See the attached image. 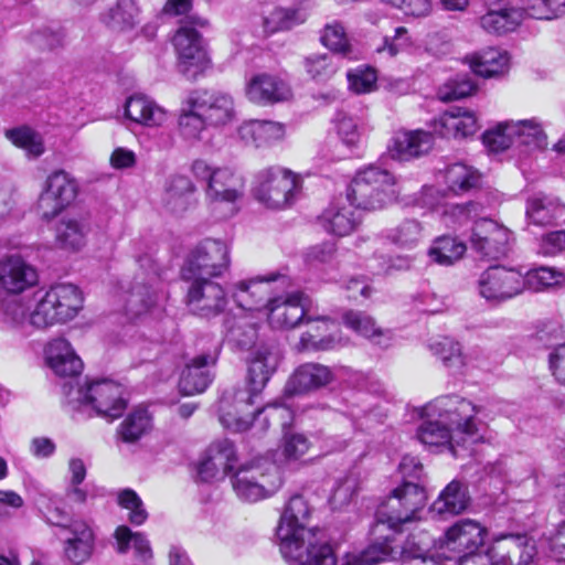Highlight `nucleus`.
<instances>
[{
	"instance_id": "obj_52",
	"label": "nucleus",
	"mask_w": 565,
	"mask_h": 565,
	"mask_svg": "<svg viewBox=\"0 0 565 565\" xmlns=\"http://www.w3.org/2000/svg\"><path fill=\"white\" fill-rule=\"evenodd\" d=\"M6 136L14 146L23 149L29 157L38 158L45 150L42 136L29 127L8 130Z\"/></svg>"
},
{
	"instance_id": "obj_18",
	"label": "nucleus",
	"mask_w": 565,
	"mask_h": 565,
	"mask_svg": "<svg viewBox=\"0 0 565 565\" xmlns=\"http://www.w3.org/2000/svg\"><path fill=\"white\" fill-rule=\"evenodd\" d=\"M486 534L487 530L480 523L460 520L446 531L440 546L441 555L447 558L446 552L455 553V556L476 552L483 545Z\"/></svg>"
},
{
	"instance_id": "obj_13",
	"label": "nucleus",
	"mask_w": 565,
	"mask_h": 565,
	"mask_svg": "<svg viewBox=\"0 0 565 565\" xmlns=\"http://www.w3.org/2000/svg\"><path fill=\"white\" fill-rule=\"evenodd\" d=\"M178 55V68L189 78L201 74L210 64L200 33L188 24L180 26L173 38Z\"/></svg>"
},
{
	"instance_id": "obj_51",
	"label": "nucleus",
	"mask_w": 565,
	"mask_h": 565,
	"mask_svg": "<svg viewBox=\"0 0 565 565\" xmlns=\"http://www.w3.org/2000/svg\"><path fill=\"white\" fill-rule=\"evenodd\" d=\"M33 296L29 299L11 297L2 302V320L13 327L30 324L29 315L33 310Z\"/></svg>"
},
{
	"instance_id": "obj_9",
	"label": "nucleus",
	"mask_w": 565,
	"mask_h": 565,
	"mask_svg": "<svg viewBox=\"0 0 565 565\" xmlns=\"http://www.w3.org/2000/svg\"><path fill=\"white\" fill-rule=\"evenodd\" d=\"M231 264L228 246L220 241L206 238L188 255L182 268L183 279L215 278L222 276Z\"/></svg>"
},
{
	"instance_id": "obj_7",
	"label": "nucleus",
	"mask_w": 565,
	"mask_h": 565,
	"mask_svg": "<svg viewBox=\"0 0 565 565\" xmlns=\"http://www.w3.org/2000/svg\"><path fill=\"white\" fill-rule=\"evenodd\" d=\"M301 186L300 175L280 166H270L255 174L253 194L266 207L281 210L294 204Z\"/></svg>"
},
{
	"instance_id": "obj_47",
	"label": "nucleus",
	"mask_w": 565,
	"mask_h": 565,
	"mask_svg": "<svg viewBox=\"0 0 565 565\" xmlns=\"http://www.w3.org/2000/svg\"><path fill=\"white\" fill-rule=\"evenodd\" d=\"M403 503V509L411 522L417 519V513L426 505L427 494L423 486L414 481H404L394 489Z\"/></svg>"
},
{
	"instance_id": "obj_2",
	"label": "nucleus",
	"mask_w": 565,
	"mask_h": 565,
	"mask_svg": "<svg viewBox=\"0 0 565 565\" xmlns=\"http://www.w3.org/2000/svg\"><path fill=\"white\" fill-rule=\"evenodd\" d=\"M480 408L459 396H441L423 408V422L417 428L418 440L427 447L447 448L458 456L455 444L462 436L479 439L480 422L476 415Z\"/></svg>"
},
{
	"instance_id": "obj_16",
	"label": "nucleus",
	"mask_w": 565,
	"mask_h": 565,
	"mask_svg": "<svg viewBox=\"0 0 565 565\" xmlns=\"http://www.w3.org/2000/svg\"><path fill=\"white\" fill-rule=\"evenodd\" d=\"M191 281L188 290L190 310L201 317L220 315L227 305V298L222 286L212 278L186 279Z\"/></svg>"
},
{
	"instance_id": "obj_26",
	"label": "nucleus",
	"mask_w": 565,
	"mask_h": 565,
	"mask_svg": "<svg viewBox=\"0 0 565 565\" xmlns=\"http://www.w3.org/2000/svg\"><path fill=\"white\" fill-rule=\"evenodd\" d=\"M45 359L52 371L61 377H74L83 370V362L68 341L53 339L45 349Z\"/></svg>"
},
{
	"instance_id": "obj_20",
	"label": "nucleus",
	"mask_w": 565,
	"mask_h": 565,
	"mask_svg": "<svg viewBox=\"0 0 565 565\" xmlns=\"http://www.w3.org/2000/svg\"><path fill=\"white\" fill-rule=\"evenodd\" d=\"M245 96L255 105L268 106L288 100L291 97V88L277 75L258 73L246 82Z\"/></svg>"
},
{
	"instance_id": "obj_3",
	"label": "nucleus",
	"mask_w": 565,
	"mask_h": 565,
	"mask_svg": "<svg viewBox=\"0 0 565 565\" xmlns=\"http://www.w3.org/2000/svg\"><path fill=\"white\" fill-rule=\"evenodd\" d=\"M65 404L74 412H93L96 416L114 420L127 408V397L121 384L108 380H92L84 384L66 382L63 385Z\"/></svg>"
},
{
	"instance_id": "obj_14",
	"label": "nucleus",
	"mask_w": 565,
	"mask_h": 565,
	"mask_svg": "<svg viewBox=\"0 0 565 565\" xmlns=\"http://www.w3.org/2000/svg\"><path fill=\"white\" fill-rule=\"evenodd\" d=\"M512 233L490 218L475 222L470 236L471 248L481 257L497 259L508 254Z\"/></svg>"
},
{
	"instance_id": "obj_10",
	"label": "nucleus",
	"mask_w": 565,
	"mask_h": 565,
	"mask_svg": "<svg viewBox=\"0 0 565 565\" xmlns=\"http://www.w3.org/2000/svg\"><path fill=\"white\" fill-rule=\"evenodd\" d=\"M477 289L487 301L501 303L520 296L525 290V280L519 269L491 266L479 276Z\"/></svg>"
},
{
	"instance_id": "obj_29",
	"label": "nucleus",
	"mask_w": 565,
	"mask_h": 565,
	"mask_svg": "<svg viewBox=\"0 0 565 565\" xmlns=\"http://www.w3.org/2000/svg\"><path fill=\"white\" fill-rule=\"evenodd\" d=\"M285 125L273 120H248L238 128V135L246 143L259 147H268L284 139Z\"/></svg>"
},
{
	"instance_id": "obj_4",
	"label": "nucleus",
	"mask_w": 565,
	"mask_h": 565,
	"mask_svg": "<svg viewBox=\"0 0 565 565\" xmlns=\"http://www.w3.org/2000/svg\"><path fill=\"white\" fill-rule=\"evenodd\" d=\"M310 519L311 507L308 501L300 494L290 497L281 512L276 535L282 556L296 565L305 561L310 542L322 543L309 527Z\"/></svg>"
},
{
	"instance_id": "obj_58",
	"label": "nucleus",
	"mask_w": 565,
	"mask_h": 565,
	"mask_svg": "<svg viewBox=\"0 0 565 565\" xmlns=\"http://www.w3.org/2000/svg\"><path fill=\"white\" fill-rule=\"evenodd\" d=\"M476 90L477 84L469 75H457L439 87L438 98L443 102H452L468 97Z\"/></svg>"
},
{
	"instance_id": "obj_33",
	"label": "nucleus",
	"mask_w": 565,
	"mask_h": 565,
	"mask_svg": "<svg viewBox=\"0 0 565 565\" xmlns=\"http://www.w3.org/2000/svg\"><path fill=\"white\" fill-rule=\"evenodd\" d=\"M317 324L302 333L299 341V349L303 351H328L342 345V339L335 333L322 335V331H331L335 328L334 322L329 319H317Z\"/></svg>"
},
{
	"instance_id": "obj_32",
	"label": "nucleus",
	"mask_w": 565,
	"mask_h": 565,
	"mask_svg": "<svg viewBox=\"0 0 565 565\" xmlns=\"http://www.w3.org/2000/svg\"><path fill=\"white\" fill-rule=\"evenodd\" d=\"M55 232L60 248L77 252L86 244L89 225L83 217L65 216L58 222Z\"/></svg>"
},
{
	"instance_id": "obj_43",
	"label": "nucleus",
	"mask_w": 565,
	"mask_h": 565,
	"mask_svg": "<svg viewBox=\"0 0 565 565\" xmlns=\"http://www.w3.org/2000/svg\"><path fill=\"white\" fill-rule=\"evenodd\" d=\"M343 320L349 328L359 334L373 340L374 343L383 348L388 347L391 340L388 332L377 328L370 316L359 311H349L343 316Z\"/></svg>"
},
{
	"instance_id": "obj_30",
	"label": "nucleus",
	"mask_w": 565,
	"mask_h": 565,
	"mask_svg": "<svg viewBox=\"0 0 565 565\" xmlns=\"http://www.w3.org/2000/svg\"><path fill=\"white\" fill-rule=\"evenodd\" d=\"M433 135L424 130L397 131L390 151L399 160H409L427 153L433 147Z\"/></svg>"
},
{
	"instance_id": "obj_25",
	"label": "nucleus",
	"mask_w": 565,
	"mask_h": 565,
	"mask_svg": "<svg viewBox=\"0 0 565 565\" xmlns=\"http://www.w3.org/2000/svg\"><path fill=\"white\" fill-rule=\"evenodd\" d=\"M435 134L444 138H465L476 132L477 118L473 113L452 107L431 122Z\"/></svg>"
},
{
	"instance_id": "obj_21",
	"label": "nucleus",
	"mask_w": 565,
	"mask_h": 565,
	"mask_svg": "<svg viewBox=\"0 0 565 565\" xmlns=\"http://www.w3.org/2000/svg\"><path fill=\"white\" fill-rule=\"evenodd\" d=\"M334 380L330 367L319 363H305L291 374L285 386L288 396L306 394L324 387Z\"/></svg>"
},
{
	"instance_id": "obj_27",
	"label": "nucleus",
	"mask_w": 565,
	"mask_h": 565,
	"mask_svg": "<svg viewBox=\"0 0 565 565\" xmlns=\"http://www.w3.org/2000/svg\"><path fill=\"white\" fill-rule=\"evenodd\" d=\"M125 116L138 125L154 128L167 121V111L150 97L136 94L125 103Z\"/></svg>"
},
{
	"instance_id": "obj_55",
	"label": "nucleus",
	"mask_w": 565,
	"mask_h": 565,
	"mask_svg": "<svg viewBox=\"0 0 565 565\" xmlns=\"http://www.w3.org/2000/svg\"><path fill=\"white\" fill-rule=\"evenodd\" d=\"M523 277L525 280V289L529 288L533 291H542L558 286L564 280L563 271L546 266L533 268L523 275Z\"/></svg>"
},
{
	"instance_id": "obj_34",
	"label": "nucleus",
	"mask_w": 565,
	"mask_h": 565,
	"mask_svg": "<svg viewBox=\"0 0 565 565\" xmlns=\"http://www.w3.org/2000/svg\"><path fill=\"white\" fill-rule=\"evenodd\" d=\"M509 55L499 49L489 47L470 60V66L475 74L482 77H493L504 74L509 68Z\"/></svg>"
},
{
	"instance_id": "obj_48",
	"label": "nucleus",
	"mask_w": 565,
	"mask_h": 565,
	"mask_svg": "<svg viewBox=\"0 0 565 565\" xmlns=\"http://www.w3.org/2000/svg\"><path fill=\"white\" fill-rule=\"evenodd\" d=\"M151 428V416L146 408L134 409L120 424L118 434L122 441L135 443Z\"/></svg>"
},
{
	"instance_id": "obj_61",
	"label": "nucleus",
	"mask_w": 565,
	"mask_h": 565,
	"mask_svg": "<svg viewBox=\"0 0 565 565\" xmlns=\"http://www.w3.org/2000/svg\"><path fill=\"white\" fill-rule=\"evenodd\" d=\"M117 503L129 510L128 520L134 525H141L148 519V512L137 492L132 489L120 490L117 494Z\"/></svg>"
},
{
	"instance_id": "obj_37",
	"label": "nucleus",
	"mask_w": 565,
	"mask_h": 565,
	"mask_svg": "<svg viewBox=\"0 0 565 565\" xmlns=\"http://www.w3.org/2000/svg\"><path fill=\"white\" fill-rule=\"evenodd\" d=\"M523 13L520 9L507 11L487 10L480 17L479 24L483 31L490 34H505L514 31L522 22Z\"/></svg>"
},
{
	"instance_id": "obj_31",
	"label": "nucleus",
	"mask_w": 565,
	"mask_h": 565,
	"mask_svg": "<svg viewBox=\"0 0 565 565\" xmlns=\"http://www.w3.org/2000/svg\"><path fill=\"white\" fill-rule=\"evenodd\" d=\"M67 527L72 533V537L65 542V556L74 564H82L93 553L94 533L88 524L82 521H74Z\"/></svg>"
},
{
	"instance_id": "obj_17",
	"label": "nucleus",
	"mask_w": 565,
	"mask_h": 565,
	"mask_svg": "<svg viewBox=\"0 0 565 565\" xmlns=\"http://www.w3.org/2000/svg\"><path fill=\"white\" fill-rule=\"evenodd\" d=\"M356 210L347 194L339 195L320 214L318 217L319 225L332 236L344 237L351 235L361 224V217Z\"/></svg>"
},
{
	"instance_id": "obj_59",
	"label": "nucleus",
	"mask_w": 565,
	"mask_h": 565,
	"mask_svg": "<svg viewBox=\"0 0 565 565\" xmlns=\"http://www.w3.org/2000/svg\"><path fill=\"white\" fill-rule=\"evenodd\" d=\"M429 349L447 367L460 369L465 364L460 344L450 338L430 342Z\"/></svg>"
},
{
	"instance_id": "obj_53",
	"label": "nucleus",
	"mask_w": 565,
	"mask_h": 565,
	"mask_svg": "<svg viewBox=\"0 0 565 565\" xmlns=\"http://www.w3.org/2000/svg\"><path fill=\"white\" fill-rule=\"evenodd\" d=\"M310 443L302 434H291L285 437L281 452L275 459L279 468L282 465H290L300 461L309 451Z\"/></svg>"
},
{
	"instance_id": "obj_6",
	"label": "nucleus",
	"mask_w": 565,
	"mask_h": 565,
	"mask_svg": "<svg viewBox=\"0 0 565 565\" xmlns=\"http://www.w3.org/2000/svg\"><path fill=\"white\" fill-rule=\"evenodd\" d=\"M345 194L356 209L381 210L396 199L395 178L385 169L369 166L356 172Z\"/></svg>"
},
{
	"instance_id": "obj_12",
	"label": "nucleus",
	"mask_w": 565,
	"mask_h": 565,
	"mask_svg": "<svg viewBox=\"0 0 565 565\" xmlns=\"http://www.w3.org/2000/svg\"><path fill=\"white\" fill-rule=\"evenodd\" d=\"M188 104L196 108L210 127H225L236 119L234 98L230 93L223 90H191L188 94Z\"/></svg>"
},
{
	"instance_id": "obj_23",
	"label": "nucleus",
	"mask_w": 565,
	"mask_h": 565,
	"mask_svg": "<svg viewBox=\"0 0 565 565\" xmlns=\"http://www.w3.org/2000/svg\"><path fill=\"white\" fill-rule=\"evenodd\" d=\"M279 275H269L266 277H256L248 280H241L233 285L231 292L236 305L249 311H259L265 309L269 294L268 284L275 281Z\"/></svg>"
},
{
	"instance_id": "obj_41",
	"label": "nucleus",
	"mask_w": 565,
	"mask_h": 565,
	"mask_svg": "<svg viewBox=\"0 0 565 565\" xmlns=\"http://www.w3.org/2000/svg\"><path fill=\"white\" fill-rule=\"evenodd\" d=\"M406 514L403 509V503L396 494L395 490L382 502L375 513V526L386 525L394 532L402 531L403 525L411 523L408 518H404Z\"/></svg>"
},
{
	"instance_id": "obj_1",
	"label": "nucleus",
	"mask_w": 565,
	"mask_h": 565,
	"mask_svg": "<svg viewBox=\"0 0 565 565\" xmlns=\"http://www.w3.org/2000/svg\"><path fill=\"white\" fill-rule=\"evenodd\" d=\"M278 362V353L270 347L260 345L252 351L248 366L249 388L226 391L220 399V422L225 428L245 431L254 420H259L263 414L265 422L273 420L281 427L290 424L292 412L278 403L268 404L257 411L249 409L254 404V397L262 392L276 371Z\"/></svg>"
},
{
	"instance_id": "obj_38",
	"label": "nucleus",
	"mask_w": 565,
	"mask_h": 565,
	"mask_svg": "<svg viewBox=\"0 0 565 565\" xmlns=\"http://www.w3.org/2000/svg\"><path fill=\"white\" fill-rule=\"evenodd\" d=\"M193 192L194 186L188 177L174 175L168 182L163 202L171 212L180 213L189 207Z\"/></svg>"
},
{
	"instance_id": "obj_63",
	"label": "nucleus",
	"mask_w": 565,
	"mask_h": 565,
	"mask_svg": "<svg viewBox=\"0 0 565 565\" xmlns=\"http://www.w3.org/2000/svg\"><path fill=\"white\" fill-rule=\"evenodd\" d=\"M349 87L356 94L372 92L376 87V73L371 67H358L347 74Z\"/></svg>"
},
{
	"instance_id": "obj_8",
	"label": "nucleus",
	"mask_w": 565,
	"mask_h": 565,
	"mask_svg": "<svg viewBox=\"0 0 565 565\" xmlns=\"http://www.w3.org/2000/svg\"><path fill=\"white\" fill-rule=\"evenodd\" d=\"M232 483L242 500L255 502L273 495L281 487L282 478L275 463L257 459L239 467Z\"/></svg>"
},
{
	"instance_id": "obj_24",
	"label": "nucleus",
	"mask_w": 565,
	"mask_h": 565,
	"mask_svg": "<svg viewBox=\"0 0 565 565\" xmlns=\"http://www.w3.org/2000/svg\"><path fill=\"white\" fill-rule=\"evenodd\" d=\"M236 452L234 444L228 439L213 443L198 467V475L202 481H211L220 471L228 473L235 468Z\"/></svg>"
},
{
	"instance_id": "obj_64",
	"label": "nucleus",
	"mask_w": 565,
	"mask_h": 565,
	"mask_svg": "<svg viewBox=\"0 0 565 565\" xmlns=\"http://www.w3.org/2000/svg\"><path fill=\"white\" fill-rule=\"evenodd\" d=\"M397 554V551L392 547L390 539L385 537L383 541L371 543L359 555L365 565H376L381 562L394 559Z\"/></svg>"
},
{
	"instance_id": "obj_42",
	"label": "nucleus",
	"mask_w": 565,
	"mask_h": 565,
	"mask_svg": "<svg viewBox=\"0 0 565 565\" xmlns=\"http://www.w3.org/2000/svg\"><path fill=\"white\" fill-rule=\"evenodd\" d=\"M188 104V95L181 103V108L178 118V126L180 135L189 141H199L202 139L203 132L210 127L207 121L196 110Z\"/></svg>"
},
{
	"instance_id": "obj_40",
	"label": "nucleus",
	"mask_w": 565,
	"mask_h": 565,
	"mask_svg": "<svg viewBox=\"0 0 565 565\" xmlns=\"http://www.w3.org/2000/svg\"><path fill=\"white\" fill-rule=\"evenodd\" d=\"M445 181L449 191L462 194L479 186L481 174L473 167L457 162L446 169Z\"/></svg>"
},
{
	"instance_id": "obj_5",
	"label": "nucleus",
	"mask_w": 565,
	"mask_h": 565,
	"mask_svg": "<svg viewBox=\"0 0 565 565\" xmlns=\"http://www.w3.org/2000/svg\"><path fill=\"white\" fill-rule=\"evenodd\" d=\"M30 326L46 329L74 319L83 308L81 290L73 284H57L49 290L33 294Z\"/></svg>"
},
{
	"instance_id": "obj_11",
	"label": "nucleus",
	"mask_w": 565,
	"mask_h": 565,
	"mask_svg": "<svg viewBox=\"0 0 565 565\" xmlns=\"http://www.w3.org/2000/svg\"><path fill=\"white\" fill-rule=\"evenodd\" d=\"M78 193L77 181L65 170H55L44 181L38 201L42 217L51 220L71 205Z\"/></svg>"
},
{
	"instance_id": "obj_44",
	"label": "nucleus",
	"mask_w": 565,
	"mask_h": 565,
	"mask_svg": "<svg viewBox=\"0 0 565 565\" xmlns=\"http://www.w3.org/2000/svg\"><path fill=\"white\" fill-rule=\"evenodd\" d=\"M466 249L467 247L462 242L457 241L452 236L445 235L433 242L428 249V256L431 262L438 265L450 266L463 256Z\"/></svg>"
},
{
	"instance_id": "obj_60",
	"label": "nucleus",
	"mask_w": 565,
	"mask_h": 565,
	"mask_svg": "<svg viewBox=\"0 0 565 565\" xmlns=\"http://www.w3.org/2000/svg\"><path fill=\"white\" fill-rule=\"evenodd\" d=\"M321 42L326 47L342 56H349L352 51L344 26L339 22H332L324 26Z\"/></svg>"
},
{
	"instance_id": "obj_46",
	"label": "nucleus",
	"mask_w": 565,
	"mask_h": 565,
	"mask_svg": "<svg viewBox=\"0 0 565 565\" xmlns=\"http://www.w3.org/2000/svg\"><path fill=\"white\" fill-rule=\"evenodd\" d=\"M482 212V206L476 202L465 204H445L441 211L444 224L454 230L461 228L470 222H476Z\"/></svg>"
},
{
	"instance_id": "obj_28",
	"label": "nucleus",
	"mask_w": 565,
	"mask_h": 565,
	"mask_svg": "<svg viewBox=\"0 0 565 565\" xmlns=\"http://www.w3.org/2000/svg\"><path fill=\"white\" fill-rule=\"evenodd\" d=\"M36 280L34 268L21 257L11 256L0 262V285L9 292H21Z\"/></svg>"
},
{
	"instance_id": "obj_62",
	"label": "nucleus",
	"mask_w": 565,
	"mask_h": 565,
	"mask_svg": "<svg viewBox=\"0 0 565 565\" xmlns=\"http://www.w3.org/2000/svg\"><path fill=\"white\" fill-rule=\"evenodd\" d=\"M305 66L307 73L316 81H326L338 70L334 56L327 53L308 56Z\"/></svg>"
},
{
	"instance_id": "obj_54",
	"label": "nucleus",
	"mask_w": 565,
	"mask_h": 565,
	"mask_svg": "<svg viewBox=\"0 0 565 565\" xmlns=\"http://www.w3.org/2000/svg\"><path fill=\"white\" fill-rule=\"evenodd\" d=\"M516 131L518 125H514V121L501 122L495 128L487 130L482 140L490 151L500 152L515 143Z\"/></svg>"
},
{
	"instance_id": "obj_49",
	"label": "nucleus",
	"mask_w": 565,
	"mask_h": 565,
	"mask_svg": "<svg viewBox=\"0 0 565 565\" xmlns=\"http://www.w3.org/2000/svg\"><path fill=\"white\" fill-rule=\"evenodd\" d=\"M115 539L118 543L119 553H127L129 544L132 543L136 555L140 561L147 563L152 558L150 542L142 533H134L128 526L120 525L115 531Z\"/></svg>"
},
{
	"instance_id": "obj_36",
	"label": "nucleus",
	"mask_w": 565,
	"mask_h": 565,
	"mask_svg": "<svg viewBox=\"0 0 565 565\" xmlns=\"http://www.w3.org/2000/svg\"><path fill=\"white\" fill-rule=\"evenodd\" d=\"M563 211V205L556 198L535 194L527 200L526 216L535 225H548L557 218Z\"/></svg>"
},
{
	"instance_id": "obj_57",
	"label": "nucleus",
	"mask_w": 565,
	"mask_h": 565,
	"mask_svg": "<svg viewBox=\"0 0 565 565\" xmlns=\"http://www.w3.org/2000/svg\"><path fill=\"white\" fill-rule=\"evenodd\" d=\"M518 125L515 132V143L524 145L532 149H543L547 145V137L541 126L534 120L514 121Z\"/></svg>"
},
{
	"instance_id": "obj_45",
	"label": "nucleus",
	"mask_w": 565,
	"mask_h": 565,
	"mask_svg": "<svg viewBox=\"0 0 565 565\" xmlns=\"http://www.w3.org/2000/svg\"><path fill=\"white\" fill-rule=\"evenodd\" d=\"M306 19V13L300 9L276 8L264 18V31L267 34L287 31L303 23Z\"/></svg>"
},
{
	"instance_id": "obj_56",
	"label": "nucleus",
	"mask_w": 565,
	"mask_h": 565,
	"mask_svg": "<svg viewBox=\"0 0 565 565\" xmlns=\"http://www.w3.org/2000/svg\"><path fill=\"white\" fill-rule=\"evenodd\" d=\"M334 127L339 139L349 148L355 147L362 137L360 119L344 111L337 113Z\"/></svg>"
},
{
	"instance_id": "obj_39",
	"label": "nucleus",
	"mask_w": 565,
	"mask_h": 565,
	"mask_svg": "<svg viewBox=\"0 0 565 565\" xmlns=\"http://www.w3.org/2000/svg\"><path fill=\"white\" fill-rule=\"evenodd\" d=\"M139 9L134 0H117L114 7L102 15L103 22L116 31H126L138 23Z\"/></svg>"
},
{
	"instance_id": "obj_35",
	"label": "nucleus",
	"mask_w": 565,
	"mask_h": 565,
	"mask_svg": "<svg viewBox=\"0 0 565 565\" xmlns=\"http://www.w3.org/2000/svg\"><path fill=\"white\" fill-rule=\"evenodd\" d=\"M469 503L467 488L459 481H451L434 501L431 510L437 514H459Z\"/></svg>"
},
{
	"instance_id": "obj_19",
	"label": "nucleus",
	"mask_w": 565,
	"mask_h": 565,
	"mask_svg": "<svg viewBox=\"0 0 565 565\" xmlns=\"http://www.w3.org/2000/svg\"><path fill=\"white\" fill-rule=\"evenodd\" d=\"M266 316L275 329H292L306 317V297L302 292H292L267 300Z\"/></svg>"
},
{
	"instance_id": "obj_50",
	"label": "nucleus",
	"mask_w": 565,
	"mask_h": 565,
	"mask_svg": "<svg viewBox=\"0 0 565 565\" xmlns=\"http://www.w3.org/2000/svg\"><path fill=\"white\" fill-rule=\"evenodd\" d=\"M424 237L422 224L413 218L404 220L387 233V239L402 248H414Z\"/></svg>"
},
{
	"instance_id": "obj_22",
	"label": "nucleus",
	"mask_w": 565,
	"mask_h": 565,
	"mask_svg": "<svg viewBox=\"0 0 565 565\" xmlns=\"http://www.w3.org/2000/svg\"><path fill=\"white\" fill-rule=\"evenodd\" d=\"M243 178L230 168H217L206 186L207 198L213 203L230 204L231 215L236 212L234 204L243 196Z\"/></svg>"
},
{
	"instance_id": "obj_15",
	"label": "nucleus",
	"mask_w": 565,
	"mask_h": 565,
	"mask_svg": "<svg viewBox=\"0 0 565 565\" xmlns=\"http://www.w3.org/2000/svg\"><path fill=\"white\" fill-rule=\"evenodd\" d=\"M218 352L220 343L214 342L185 364L179 381V390L183 395L200 394L207 388L213 380L211 369L217 361Z\"/></svg>"
}]
</instances>
